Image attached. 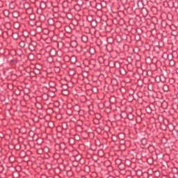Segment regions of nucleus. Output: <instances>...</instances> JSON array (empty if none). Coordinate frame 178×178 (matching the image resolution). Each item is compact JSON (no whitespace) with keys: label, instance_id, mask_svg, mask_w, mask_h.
<instances>
[{"label":"nucleus","instance_id":"1","mask_svg":"<svg viewBox=\"0 0 178 178\" xmlns=\"http://www.w3.org/2000/svg\"><path fill=\"white\" fill-rule=\"evenodd\" d=\"M163 91L168 92V91H169V86H168V85H163Z\"/></svg>","mask_w":178,"mask_h":178},{"label":"nucleus","instance_id":"2","mask_svg":"<svg viewBox=\"0 0 178 178\" xmlns=\"http://www.w3.org/2000/svg\"><path fill=\"white\" fill-rule=\"evenodd\" d=\"M13 38H14V40H17V38H19V35H17V33H13Z\"/></svg>","mask_w":178,"mask_h":178},{"label":"nucleus","instance_id":"3","mask_svg":"<svg viewBox=\"0 0 178 178\" xmlns=\"http://www.w3.org/2000/svg\"><path fill=\"white\" fill-rule=\"evenodd\" d=\"M65 91V92H66L65 94H66V95H67V94H69V92H67V90H64Z\"/></svg>","mask_w":178,"mask_h":178}]
</instances>
